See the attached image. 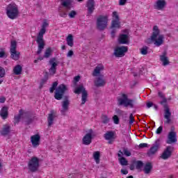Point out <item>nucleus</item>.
I'll return each instance as SVG.
<instances>
[{"label":"nucleus","mask_w":178,"mask_h":178,"mask_svg":"<svg viewBox=\"0 0 178 178\" xmlns=\"http://www.w3.org/2000/svg\"><path fill=\"white\" fill-rule=\"evenodd\" d=\"M163 35H161L159 28L154 26L152 35L145 40V42L146 44H154L156 47H161L163 44Z\"/></svg>","instance_id":"nucleus-1"},{"label":"nucleus","mask_w":178,"mask_h":178,"mask_svg":"<svg viewBox=\"0 0 178 178\" xmlns=\"http://www.w3.org/2000/svg\"><path fill=\"white\" fill-rule=\"evenodd\" d=\"M48 26H49L48 21H43L36 40L38 46L37 54H41L44 49V47L45 46V43L44 42V35L47 31V27H48Z\"/></svg>","instance_id":"nucleus-2"},{"label":"nucleus","mask_w":178,"mask_h":178,"mask_svg":"<svg viewBox=\"0 0 178 178\" xmlns=\"http://www.w3.org/2000/svg\"><path fill=\"white\" fill-rule=\"evenodd\" d=\"M6 15L8 19L15 20L19 17V7L15 3H11L6 7Z\"/></svg>","instance_id":"nucleus-3"},{"label":"nucleus","mask_w":178,"mask_h":178,"mask_svg":"<svg viewBox=\"0 0 178 178\" xmlns=\"http://www.w3.org/2000/svg\"><path fill=\"white\" fill-rule=\"evenodd\" d=\"M112 20H111V35L113 37L115 35V33H116V30L120 29L122 27V24L120 23V16H119V13L118 11H113L111 15Z\"/></svg>","instance_id":"nucleus-4"},{"label":"nucleus","mask_w":178,"mask_h":178,"mask_svg":"<svg viewBox=\"0 0 178 178\" xmlns=\"http://www.w3.org/2000/svg\"><path fill=\"white\" fill-rule=\"evenodd\" d=\"M118 102L119 105L129 108H134V100L129 99L127 94L122 93L118 97Z\"/></svg>","instance_id":"nucleus-5"},{"label":"nucleus","mask_w":178,"mask_h":178,"mask_svg":"<svg viewBox=\"0 0 178 178\" xmlns=\"http://www.w3.org/2000/svg\"><path fill=\"white\" fill-rule=\"evenodd\" d=\"M17 47V42L16 40L11 41L10 48V58L13 60H19L20 59V51H17L16 48Z\"/></svg>","instance_id":"nucleus-6"},{"label":"nucleus","mask_w":178,"mask_h":178,"mask_svg":"<svg viewBox=\"0 0 178 178\" xmlns=\"http://www.w3.org/2000/svg\"><path fill=\"white\" fill-rule=\"evenodd\" d=\"M40 159L37 156H33L28 163V168L30 172H37L40 168Z\"/></svg>","instance_id":"nucleus-7"},{"label":"nucleus","mask_w":178,"mask_h":178,"mask_svg":"<svg viewBox=\"0 0 178 178\" xmlns=\"http://www.w3.org/2000/svg\"><path fill=\"white\" fill-rule=\"evenodd\" d=\"M74 92L75 94H81L82 93V97H81V104L82 105H84L86 102H87V98L88 97V93L87 92V90H86V88H84V86L83 84H80L78 86H76L74 90Z\"/></svg>","instance_id":"nucleus-8"},{"label":"nucleus","mask_w":178,"mask_h":178,"mask_svg":"<svg viewBox=\"0 0 178 178\" xmlns=\"http://www.w3.org/2000/svg\"><path fill=\"white\" fill-rule=\"evenodd\" d=\"M118 41L119 44L127 45L130 42V35H129V30L125 29L118 36Z\"/></svg>","instance_id":"nucleus-9"},{"label":"nucleus","mask_w":178,"mask_h":178,"mask_svg":"<svg viewBox=\"0 0 178 178\" xmlns=\"http://www.w3.org/2000/svg\"><path fill=\"white\" fill-rule=\"evenodd\" d=\"M30 143L33 148H38L41 145V134L37 133L31 136Z\"/></svg>","instance_id":"nucleus-10"},{"label":"nucleus","mask_w":178,"mask_h":178,"mask_svg":"<svg viewBox=\"0 0 178 178\" xmlns=\"http://www.w3.org/2000/svg\"><path fill=\"white\" fill-rule=\"evenodd\" d=\"M129 51V47L127 46H118L114 49V55L117 58H122L126 55V53Z\"/></svg>","instance_id":"nucleus-11"},{"label":"nucleus","mask_w":178,"mask_h":178,"mask_svg":"<svg viewBox=\"0 0 178 178\" xmlns=\"http://www.w3.org/2000/svg\"><path fill=\"white\" fill-rule=\"evenodd\" d=\"M108 17L107 15L100 16L97 18V28L99 30H104L108 26Z\"/></svg>","instance_id":"nucleus-12"},{"label":"nucleus","mask_w":178,"mask_h":178,"mask_svg":"<svg viewBox=\"0 0 178 178\" xmlns=\"http://www.w3.org/2000/svg\"><path fill=\"white\" fill-rule=\"evenodd\" d=\"M67 90V88L66 87V86L63 84L59 85L58 88L56 89L54 98L58 100L62 99V97H63V94L66 92Z\"/></svg>","instance_id":"nucleus-13"},{"label":"nucleus","mask_w":178,"mask_h":178,"mask_svg":"<svg viewBox=\"0 0 178 178\" xmlns=\"http://www.w3.org/2000/svg\"><path fill=\"white\" fill-rule=\"evenodd\" d=\"M92 136H94V131H92V129L88 130L86 134L82 139L83 144L85 145H90L91 144V141L92 140Z\"/></svg>","instance_id":"nucleus-14"},{"label":"nucleus","mask_w":178,"mask_h":178,"mask_svg":"<svg viewBox=\"0 0 178 178\" xmlns=\"http://www.w3.org/2000/svg\"><path fill=\"white\" fill-rule=\"evenodd\" d=\"M49 63H50L51 67L49 70V73L50 76H54V74L56 73V66L59 65V61H58L56 58H53L49 60Z\"/></svg>","instance_id":"nucleus-15"},{"label":"nucleus","mask_w":178,"mask_h":178,"mask_svg":"<svg viewBox=\"0 0 178 178\" xmlns=\"http://www.w3.org/2000/svg\"><path fill=\"white\" fill-rule=\"evenodd\" d=\"M167 5L168 2L166 0H156L154 4V8L156 10H164Z\"/></svg>","instance_id":"nucleus-16"},{"label":"nucleus","mask_w":178,"mask_h":178,"mask_svg":"<svg viewBox=\"0 0 178 178\" xmlns=\"http://www.w3.org/2000/svg\"><path fill=\"white\" fill-rule=\"evenodd\" d=\"M159 60L162 66H168V65H170V60H169V57H168V53L166 51L163 52L159 56Z\"/></svg>","instance_id":"nucleus-17"},{"label":"nucleus","mask_w":178,"mask_h":178,"mask_svg":"<svg viewBox=\"0 0 178 178\" xmlns=\"http://www.w3.org/2000/svg\"><path fill=\"white\" fill-rule=\"evenodd\" d=\"M173 147L168 146L166 147V149L164 150L161 155V158L163 159H168V158H170V156H172V153L173 152Z\"/></svg>","instance_id":"nucleus-18"},{"label":"nucleus","mask_w":178,"mask_h":178,"mask_svg":"<svg viewBox=\"0 0 178 178\" xmlns=\"http://www.w3.org/2000/svg\"><path fill=\"white\" fill-rule=\"evenodd\" d=\"M104 138L109 143V144L113 143L115 141V139L116 138V135H115V133L113 131H108L105 135Z\"/></svg>","instance_id":"nucleus-19"},{"label":"nucleus","mask_w":178,"mask_h":178,"mask_svg":"<svg viewBox=\"0 0 178 178\" xmlns=\"http://www.w3.org/2000/svg\"><path fill=\"white\" fill-rule=\"evenodd\" d=\"M104 69H105L104 65H97L92 72V76H95V77L99 76V74H101V72H103Z\"/></svg>","instance_id":"nucleus-20"},{"label":"nucleus","mask_w":178,"mask_h":178,"mask_svg":"<svg viewBox=\"0 0 178 178\" xmlns=\"http://www.w3.org/2000/svg\"><path fill=\"white\" fill-rule=\"evenodd\" d=\"M69 105H70V102H69V100L66 99L63 102L62 108L60 110L63 115H65V113L69 111Z\"/></svg>","instance_id":"nucleus-21"},{"label":"nucleus","mask_w":178,"mask_h":178,"mask_svg":"<svg viewBox=\"0 0 178 178\" xmlns=\"http://www.w3.org/2000/svg\"><path fill=\"white\" fill-rule=\"evenodd\" d=\"M177 139L176 138V132L171 131L168 134V138L167 140L168 144H173V143H176Z\"/></svg>","instance_id":"nucleus-22"},{"label":"nucleus","mask_w":178,"mask_h":178,"mask_svg":"<svg viewBox=\"0 0 178 178\" xmlns=\"http://www.w3.org/2000/svg\"><path fill=\"white\" fill-rule=\"evenodd\" d=\"M10 133V127L9 124H5L0 129L1 136H8Z\"/></svg>","instance_id":"nucleus-23"},{"label":"nucleus","mask_w":178,"mask_h":178,"mask_svg":"<svg viewBox=\"0 0 178 178\" xmlns=\"http://www.w3.org/2000/svg\"><path fill=\"white\" fill-rule=\"evenodd\" d=\"M8 108L7 106H3L1 111H0V116L2 119L5 120V119H8V116L9 115L8 113Z\"/></svg>","instance_id":"nucleus-24"},{"label":"nucleus","mask_w":178,"mask_h":178,"mask_svg":"<svg viewBox=\"0 0 178 178\" xmlns=\"http://www.w3.org/2000/svg\"><path fill=\"white\" fill-rule=\"evenodd\" d=\"M95 2L94 1V0H88V1L87 8H88V11L89 13H92V12H94V9H95Z\"/></svg>","instance_id":"nucleus-25"},{"label":"nucleus","mask_w":178,"mask_h":178,"mask_svg":"<svg viewBox=\"0 0 178 178\" xmlns=\"http://www.w3.org/2000/svg\"><path fill=\"white\" fill-rule=\"evenodd\" d=\"M105 83L104 76H99L95 81V85L97 87H102V86H105Z\"/></svg>","instance_id":"nucleus-26"},{"label":"nucleus","mask_w":178,"mask_h":178,"mask_svg":"<svg viewBox=\"0 0 178 178\" xmlns=\"http://www.w3.org/2000/svg\"><path fill=\"white\" fill-rule=\"evenodd\" d=\"M58 15L60 17H67V8L62 6L58 7Z\"/></svg>","instance_id":"nucleus-27"},{"label":"nucleus","mask_w":178,"mask_h":178,"mask_svg":"<svg viewBox=\"0 0 178 178\" xmlns=\"http://www.w3.org/2000/svg\"><path fill=\"white\" fill-rule=\"evenodd\" d=\"M123 156V152H122V151H120L118 153V161L120 163V165H122V166H126L127 165V160H126V159H124V157H122Z\"/></svg>","instance_id":"nucleus-28"},{"label":"nucleus","mask_w":178,"mask_h":178,"mask_svg":"<svg viewBox=\"0 0 178 178\" xmlns=\"http://www.w3.org/2000/svg\"><path fill=\"white\" fill-rule=\"evenodd\" d=\"M22 72H23V66L21 65H17L13 68V73L15 74L17 76L19 74H22Z\"/></svg>","instance_id":"nucleus-29"},{"label":"nucleus","mask_w":178,"mask_h":178,"mask_svg":"<svg viewBox=\"0 0 178 178\" xmlns=\"http://www.w3.org/2000/svg\"><path fill=\"white\" fill-rule=\"evenodd\" d=\"M63 8H69L72 3V0H58Z\"/></svg>","instance_id":"nucleus-30"},{"label":"nucleus","mask_w":178,"mask_h":178,"mask_svg":"<svg viewBox=\"0 0 178 178\" xmlns=\"http://www.w3.org/2000/svg\"><path fill=\"white\" fill-rule=\"evenodd\" d=\"M55 118H56V115L54 113H51L49 114L47 121L49 126H52L54 124V121L55 120Z\"/></svg>","instance_id":"nucleus-31"},{"label":"nucleus","mask_w":178,"mask_h":178,"mask_svg":"<svg viewBox=\"0 0 178 178\" xmlns=\"http://www.w3.org/2000/svg\"><path fill=\"white\" fill-rule=\"evenodd\" d=\"M23 116H24V113L23 111L20 110L19 113L15 115V119H14V123L15 124H17V122L22 120L23 119Z\"/></svg>","instance_id":"nucleus-32"},{"label":"nucleus","mask_w":178,"mask_h":178,"mask_svg":"<svg viewBox=\"0 0 178 178\" xmlns=\"http://www.w3.org/2000/svg\"><path fill=\"white\" fill-rule=\"evenodd\" d=\"M151 170H152V165L150 163H146L143 168L144 173H145V175H149Z\"/></svg>","instance_id":"nucleus-33"},{"label":"nucleus","mask_w":178,"mask_h":178,"mask_svg":"<svg viewBox=\"0 0 178 178\" xmlns=\"http://www.w3.org/2000/svg\"><path fill=\"white\" fill-rule=\"evenodd\" d=\"M93 159L95 161L96 163H99L101 161V152L99 151L93 152Z\"/></svg>","instance_id":"nucleus-34"},{"label":"nucleus","mask_w":178,"mask_h":178,"mask_svg":"<svg viewBox=\"0 0 178 178\" xmlns=\"http://www.w3.org/2000/svg\"><path fill=\"white\" fill-rule=\"evenodd\" d=\"M170 111L168 106L165 107V118L166 119V123H170Z\"/></svg>","instance_id":"nucleus-35"},{"label":"nucleus","mask_w":178,"mask_h":178,"mask_svg":"<svg viewBox=\"0 0 178 178\" xmlns=\"http://www.w3.org/2000/svg\"><path fill=\"white\" fill-rule=\"evenodd\" d=\"M67 44L69 47H73L74 45V39L72 34H69L66 38Z\"/></svg>","instance_id":"nucleus-36"},{"label":"nucleus","mask_w":178,"mask_h":178,"mask_svg":"<svg viewBox=\"0 0 178 178\" xmlns=\"http://www.w3.org/2000/svg\"><path fill=\"white\" fill-rule=\"evenodd\" d=\"M54 51H55L54 48H51V47L47 48L44 52V58H49V56L52 55Z\"/></svg>","instance_id":"nucleus-37"},{"label":"nucleus","mask_w":178,"mask_h":178,"mask_svg":"<svg viewBox=\"0 0 178 178\" xmlns=\"http://www.w3.org/2000/svg\"><path fill=\"white\" fill-rule=\"evenodd\" d=\"M158 149H159V145H154L151 147L149 152V154H155V152H156Z\"/></svg>","instance_id":"nucleus-38"},{"label":"nucleus","mask_w":178,"mask_h":178,"mask_svg":"<svg viewBox=\"0 0 178 178\" xmlns=\"http://www.w3.org/2000/svg\"><path fill=\"white\" fill-rule=\"evenodd\" d=\"M159 97H160V98H161L162 99V101L161 102V105H163V104H166V102H168V99L165 98V95H163V93L159 92Z\"/></svg>","instance_id":"nucleus-39"},{"label":"nucleus","mask_w":178,"mask_h":178,"mask_svg":"<svg viewBox=\"0 0 178 178\" xmlns=\"http://www.w3.org/2000/svg\"><path fill=\"white\" fill-rule=\"evenodd\" d=\"M140 52L142 55H147L148 54V47L143 46L140 49Z\"/></svg>","instance_id":"nucleus-40"},{"label":"nucleus","mask_w":178,"mask_h":178,"mask_svg":"<svg viewBox=\"0 0 178 178\" xmlns=\"http://www.w3.org/2000/svg\"><path fill=\"white\" fill-rule=\"evenodd\" d=\"M68 16L70 19H74V17H76V16H77V11L76 10H71L69 13H68Z\"/></svg>","instance_id":"nucleus-41"},{"label":"nucleus","mask_w":178,"mask_h":178,"mask_svg":"<svg viewBox=\"0 0 178 178\" xmlns=\"http://www.w3.org/2000/svg\"><path fill=\"white\" fill-rule=\"evenodd\" d=\"M135 165L136 166V169L138 170H141V168H143V163L141 161H138L135 162Z\"/></svg>","instance_id":"nucleus-42"},{"label":"nucleus","mask_w":178,"mask_h":178,"mask_svg":"<svg viewBox=\"0 0 178 178\" xmlns=\"http://www.w3.org/2000/svg\"><path fill=\"white\" fill-rule=\"evenodd\" d=\"M8 55H6V51H5V49H0V58H6Z\"/></svg>","instance_id":"nucleus-43"},{"label":"nucleus","mask_w":178,"mask_h":178,"mask_svg":"<svg viewBox=\"0 0 178 178\" xmlns=\"http://www.w3.org/2000/svg\"><path fill=\"white\" fill-rule=\"evenodd\" d=\"M56 87H58V83L56 81L53 83L52 86L50 88V92H54L55 90L56 89Z\"/></svg>","instance_id":"nucleus-44"},{"label":"nucleus","mask_w":178,"mask_h":178,"mask_svg":"<svg viewBox=\"0 0 178 178\" xmlns=\"http://www.w3.org/2000/svg\"><path fill=\"white\" fill-rule=\"evenodd\" d=\"M5 69L2 67H0V78L5 77Z\"/></svg>","instance_id":"nucleus-45"},{"label":"nucleus","mask_w":178,"mask_h":178,"mask_svg":"<svg viewBox=\"0 0 178 178\" xmlns=\"http://www.w3.org/2000/svg\"><path fill=\"white\" fill-rule=\"evenodd\" d=\"M102 122L103 123H108L109 122V118H108L106 115H102Z\"/></svg>","instance_id":"nucleus-46"},{"label":"nucleus","mask_w":178,"mask_h":178,"mask_svg":"<svg viewBox=\"0 0 178 178\" xmlns=\"http://www.w3.org/2000/svg\"><path fill=\"white\" fill-rule=\"evenodd\" d=\"M113 123H115V124H119V122H120L119 117H118V115H114L113 117Z\"/></svg>","instance_id":"nucleus-47"},{"label":"nucleus","mask_w":178,"mask_h":178,"mask_svg":"<svg viewBox=\"0 0 178 178\" xmlns=\"http://www.w3.org/2000/svg\"><path fill=\"white\" fill-rule=\"evenodd\" d=\"M123 154L124 155H125L126 156H130L131 155V153L130 152V151H129V149H123Z\"/></svg>","instance_id":"nucleus-48"},{"label":"nucleus","mask_w":178,"mask_h":178,"mask_svg":"<svg viewBox=\"0 0 178 178\" xmlns=\"http://www.w3.org/2000/svg\"><path fill=\"white\" fill-rule=\"evenodd\" d=\"M127 3V0H120L119 1V5L120 6H124Z\"/></svg>","instance_id":"nucleus-49"},{"label":"nucleus","mask_w":178,"mask_h":178,"mask_svg":"<svg viewBox=\"0 0 178 178\" xmlns=\"http://www.w3.org/2000/svg\"><path fill=\"white\" fill-rule=\"evenodd\" d=\"M134 122V117H133V114H131L129 116V123L130 124Z\"/></svg>","instance_id":"nucleus-50"},{"label":"nucleus","mask_w":178,"mask_h":178,"mask_svg":"<svg viewBox=\"0 0 178 178\" xmlns=\"http://www.w3.org/2000/svg\"><path fill=\"white\" fill-rule=\"evenodd\" d=\"M162 130H163V128L162 127H159L156 131V134H161V133H162Z\"/></svg>","instance_id":"nucleus-51"},{"label":"nucleus","mask_w":178,"mask_h":178,"mask_svg":"<svg viewBox=\"0 0 178 178\" xmlns=\"http://www.w3.org/2000/svg\"><path fill=\"white\" fill-rule=\"evenodd\" d=\"M80 81V76H76L74 78V83H77Z\"/></svg>","instance_id":"nucleus-52"},{"label":"nucleus","mask_w":178,"mask_h":178,"mask_svg":"<svg viewBox=\"0 0 178 178\" xmlns=\"http://www.w3.org/2000/svg\"><path fill=\"white\" fill-rule=\"evenodd\" d=\"M139 147H140V148H145V147H148V144H147V143H140L139 145Z\"/></svg>","instance_id":"nucleus-53"},{"label":"nucleus","mask_w":178,"mask_h":178,"mask_svg":"<svg viewBox=\"0 0 178 178\" xmlns=\"http://www.w3.org/2000/svg\"><path fill=\"white\" fill-rule=\"evenodd\" d=\"M154 104L151 102H148L147 104H146V106L147 108H151L152 106H153Z\"/></svg>","instance_id":"nucleus-54"},{"label":"nucleus","mask_w":178,"mask_h":178,"mask_svg":"<svg viewBox=\"0 0 178 178\" xmlns=\"http://www.w3.org/2000/svg\"><path fill=\"white\" fill-rule=\"evenodd\" d=\"M67 56L68 58H70V57L73 56V51H72V50L69 51L67 54Z\"/></svg>","instance_id":"nucleus-55"},{"label":"nucleus","mask_w":178,"mask_h":178,"mask_svg":"<svg viewBox=\"0 0 178 178\" xmlns=\"http://www.w3.org/2000/svg\"><path fill=\"white\" fill-rule=\"evenodd\" d=\"M6 101V99L3 97H0V104H3Z\"/></svg>","instance_id":"nucleus-56"},{"label":"nucleus","mask_w":178,"mask_h":178,"mask_svg":"<svg viewBox=\"0 0 178 178\" xmlns=\"http://www.w3.org/2000/svg\"><path fill=\"white\" fill-rule=\"evenodd\" d=\"M121 172L122 173V175H127V173H129V172L126 169L121 170Z\"/></svg>","instance_id":"nucleus-57"},{"label":"nucleus","mask_w":178,"mask_h":178,"mask_svg":"<svg viewBox=\"0 0 178 178\" xmlns=\"http://www.w3.org/2000/svg\"><path fill=\"white\" fill-rule=\"evenodd\" d=\"M38 60H42V58H39L38 60H35L34 63H38Z\"/></svg>","instance_id":"nucleus-58"},{"label":"nucleus","mask_w":178,"mask_h":178,"mask_svg":"<svg viewBox=\"0 0 178 178\" xmlns=\"http://www.w3.org/2000/svg\"><path fill=\"white\" fill-rule=\"evenodd\" d=\"M130 169H131V170H134V167L133 165H131Z\"/></svg>","instance_id":"nucleus-59"},{"label":"nucleus","mask_w":178,"mask_h":178,"mask_svg":"<svg viewBox=\"0 0 178 178\" xmlns=\"http://www.w3.org/2000/svg\"><path fill=\"white\" fill-rule=\"evenodd\" d=\"M2 83H3V80L0 79V84H2Z\"/></svg>","instance_id":"nucleus-60"},{"label":"nucleus","mask_w":178,"mask_h":178,"mask_svg":"<svg viewBox=\"0 0 178 178\" xmlns=\"http://www.w3.org/2000/svg\"><path fill=\"white\" fill-rule=\"evenodd\" d=\"M77 1V2H83V1H84V0H76Z\"/></svg>","instance_id":"nucleus-61"},{"label":"nucleus","mask_w":178,"mask_h":178,"mask_svg":"<svg viewBox=\"0 0 178 178\" xmlns=\"http://www.w3.org/2000/svg\"><path fill=\"white\" fill-rule=\"evenodd\" d=\"M127 178H133V176H129Z\"/></svg>","instance_id":"nucleus-62"},{"label":"nucleus","mask_w":178,"mask_h":178,"mask_svg":"<svg viewBox=\"0 0 178 178\" xmlns=\"http://www.w3.org/2000/svg\"><path fill=\"white\" fill-rule=\"evenodd\" d=\"M65 49V47H63V49Z\"/></svg>","instance_id":"nucleus-63"}]
</instances>
